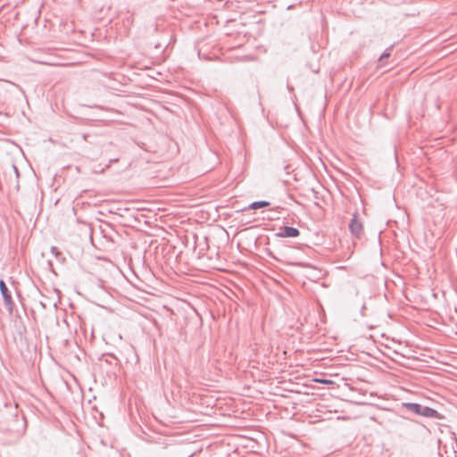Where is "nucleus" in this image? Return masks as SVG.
<instances>
[{
  "instance_id": "obj_1",
  "label": "nucleus",
  "mask_w": 457,
  "mask_h": 457,
  "mask_svg": "<svg viewBox=\"0 0 457 457\" xmlns=\"http://www.w3.org/2000/svg\"><path fill=\"white\" fill-rule=\"evenodd\" d=\"M0 292L4 298V303L5 306L10 311H12L14 303H13L11 293L4 280H0Z\"/></svg>"
},
{
  "instance_id": "obj_2",
  "label": "nucleus",
  "mask_w": 457,
  "mask_h": 457,
  "mask_svg": "<svg viewBox=\"0 0 457 457\" xmlns=\"http://www.w3.org/2000/svg\"><path fill=\"white\" fill-rule=\"evenodd\" d=\"M349 229L353 235L359 237L362 233V224L358 220L357 213L353 215L351 222L349 224Z\"/></svg>"
},
{
  "instance_id": "obj_3",
  "label": "nucleus",
  "mask_w": 457,
  "mask_h": 457,
  "mask_svg": "<svg viewBox=\"0 0 457 457\" xmlns=\"http://www.w3.org/2000/svg\"><path fill=\"white\" fill-rule=\"evenodd\" d=\"M300 234L298 228L289 226H284L281 228L280 231L276 235L278 237H296Z\"/></svg>"
},
{
  "instance_id": "obj_4",
  "label": "nucleus",
  "mask_w": 457,
  "mask_h": 457,
  "mask_svg": "<svg viewBox=\"0 0 457 457\" xmlns=\"http://www.w3.org/2000/svg\"><path fill=\"white\" fill-rule=\"evenodd\" d=\"M403 407H405L410 411L420 415L421 411V405L419 403H404Z\"/></svg>"
},
{
  "instance_id": "obj_5",
  "label": "nucleus",
  "mask_w": 457,
  "mask_h": 457,
  "mask_svg": "<svg viewBox=\"0 0 457 457\" xmlns=\"http://www.w3.org/2000/svg\"><path fill=\"white\" fill-rule=\"evenodd\" d=\"M436 411L428 406L421 405L420 415L424 417L433 418L436 415Z\"/></svg>"
},
{
  "instance_id": "obj_6",
  "label": "nucleus",
  "mask_w": 457,
  "mask_h": 457,
  "mask_svg": "<svg viewBox=\"0 0 457 457\" xmlns=\"http://www.w3.org/2000/svg\"><path fill=\"white\" fill-rule=\"evenodd\" d=\"M100 362L101 368L104 369L103 366L104 362L109 363L110 365H112V363L117 365V359L113 355L104 356L102 359H100Z\"/></svg>"
},
{
  "instance_id": "obj_7",
  "label": "nucleus",
  "mask_w": 457,
  "mask_h": 457,
  "mask_svg": "<svg viewBox=\"0 0 457 457\" xmlns=\"http://www.w3.org/2000/svg\"><path fill=\"white\" fill-rule=\"evenodd\" d=\"M269 205H270V202H268V201H256V202H253L252 204H250L248 208L256 210L259 208L267 207Z\"/></svg>"
},
{
  "instance_id": "obj_8",
  "label": "nucleus",
  "mask_w": 457,
  "mask_h": 457,
  "mask_svg": "<svg viewBox=\"0 0 457 457\" xmlns=\"http://www.w3.org/2000/svg\"><path fill=\"white\" fill-rule=\"evenodd\" d=\"M313 381L318 382V383H321V384H324V385H328V386H334V385L337 384L336 380L329 379V378H313Z\"/></svg>"
},
{
  "instance_id": "obj_9",
  "label": "nucleus",
  "mask_w": 457,
  "mask_h": 457,
  "mask_svg": "<svg viewBox=\"0 0 457 457\" xmlns=\"http://www.w3.org/2000/svg\"><path fill=\"white\" fill-rule=\"evenodd\" d=\"M51 253L54 254L55 256H58L60 254V252L56 246L51 247Z\"/></svg>"
},
{
  "instance_id": "obj_10",
  "label": "nucleus",
  "mask_w": 457,
  "mask_h": 457,
  "mask_svg": "<svg viewBox=\"0 0 457 457\" xmlns=\"http://www.w3.org/2000/svg\"><path fill=\"white\" fill-rule=\"evenodd\" d=\"M390 56V53L388 52H385L384 54H382L379 57V61H383L384 59L386 58H388Z\"/></svg>"
},
{
  "instance_id": "obj_11",
  "label": "nucleus",
  "mask_w": 457,
  "mask_h": 457,
  "mask_svg": "<svg viewBox=\"0 0 457 457\" xmlns=\"http://www.w3.org/2000/svg\"><path fill=\"white\" fill-rule=\"evenodd\" d=\"M12 169L14 170V173H16V176L18 177L19 176V171H18V169L15 165H12Z\"/></svg>"
},
{
  "instance_id": "obj_12",
  "label": "nucleus",
  "mask_w": 457,
  "mask_h": 457,
  "mask_svg": "<svg viewBox=\"0 0 457 457\" xmlns=\"http://www.w3.org/2000/svg\"><path fill=\"white\" fill-rule=\"evenodd\" d=\"M82 137H83L84 140H87V134H83Z\"/></svg>"
},
{
  "instance_id": "obj_13",
  "label": "nucleus",
  "mask_w": 457,
  "mask_h": 457,
  "mask_svg": "<svg viewBox=\"0 0 457 457\" xmlns=\"http://www.w3.org/2000/svg\"><path fill=\"white\" fill-rule=\"evenodd\" d=\"M332 377L337 378L338 377V373H335Z\"/></svg>"
}]
</instances>
